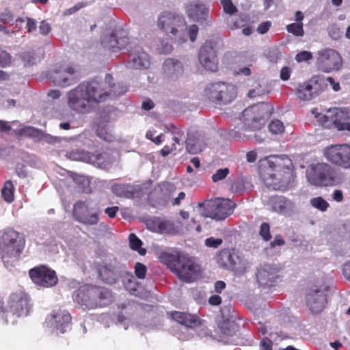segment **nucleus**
I'll return each mask as SVG.
<instances>
[{"label": "nucleus", "mask_w": 350, "mask_h": 350, "mask_svg": "<svg viewBox=\"0 0 350 350\" xmlns=\"http://www.w3.org/2000/svg\"><path fill=\"white\" fill-rule=\"evenodd\" d=\"M126 89L113 83V77L106 74L103 79L85 81L68 92V105L73 111L87 113L101 103L120 96Z\"/></svg>", "instance_id": "1"}, {"label": "nucleus", "mask_w": 350, "mask_h": 350, "mask_svg": "<svg viewBox=\"0 0 350 350\" xmlns=\"http://www.w3.org/2000/svg\"><path fill=\"white\" fill-rule=\"evenodd\" d=\"M159 260L182 281L191 282L200 274L199 265L186 254L163 252L159 256Z\"/></svg>", "instance_id": "2"}, {"label": "nucleus", "mask_w": 350, "mask_h": 350, "mask_svg": "<svg viewBox=\"0 0 350 350\" xmlns=\"http://www.w3.org/2000/svg\"><path fill=\"white\" fill-rule=\"evenodd\" d=\"M23 249V241L18 233L8 229L0 232V256L6 267L12 266Z\"/></svg>", "instance_id": "3"}, {"label": "nucleus", "mask_w": 350, "mask_h": 350, "mask_svg": "<svg viewBox=\"0 0 350 350\" xmlns=\"http://www.w3.org/2000/svg\"><path fill=\"white\" fill-rule=\"evenodd\" d=\"M308 182L314 186H333L341 183L343 180L340 174L332 171L331 167L324 163L311 165L306 170Z\"/></svg>", "instance_id": "4"}, {"label": "nucleus", "mask_w": 350, "mask_h": 350, "mask_svg": "<svg viewBox=\"0 0 350 350\" xmlns=\"http://www.w3.org/2000/svg\"><path fill=\"white\" fill-rule=\"evenodd\" d=\"M312 113L317 118L318 122L325 128L350 131V122L346 121L349 116L348 110L345 108L329 109L325 113H318L314 109H312Z\"/></svg>", "instance_id": "5"}, {"label": "nucleus", "mask_w": 350, "mask_h": 350, "mask_svg": "<svg viewBox=\"0 0 350 350\" xmlns=\"http://www.w3.org/2000/svg\"><path fill=\"white\" fill-rule=\"evenodd\" d=\"M234 204L228 199H215L204 204H199L197 212L205 217L222 220L231 215Z\"/></svg>", "instance_id": "6"}, {"label": "nucleus", "mask_w": 350, "mask_h": 350, "mask_svg": "<svg viewBox=\"0 0 350 350\" xmlns=\"http://www.w3.org/2000/svg\"><path fill=\"white\" fill-rule=\"evenodd\" d=\"M157 27L167 33L182 38L186 31V22L182 16L165 11L158 16Z\"/></svg>", "instance_id": "7"}, {"label": "nucleus", "mask_w": 350, "mask_h": 350, "mask_svg": "<svg viewBox=\"0 0 350 350\" xmlns=\"http://www.w3.org/2000/svg\"><path fill=\"white\" fill-rule=\"evenodd\" d=\"M268 105L258 103L246 108L242 116L244 118V129L247 131L259 130L265 124V116L268 113Z\"/></svg>", "instance_id": "8"}, {"label": "nucleus", "mask_w": 350, "mask_h": 350, "mask_svg": "<svg viewBox=\"0 0 350 350\" xmlns=\"http://www.w3.org/2000/svg\"><path fill=\"white\" fill-rule=\"evenodd\" d=\"M205 95L213 102L227 104L232 102L237 96V88L230 83L222 82L208 85L205 90Z\"/></svg>", "instance_id": "9"}, {"label": "nucleus", "mask_w": 350, "mask_h": 350, "mask_svg": "<svg viewBox=\"0 0 350 350\" xmlns=\"http://www.w3.org/2000/svg\"><path fill=\"white\" fill-rule=\"evenodd\" d=\"M317 66L323 72L339 71L342 67L340 54L334 49L325 48L317 52Z\"/></svg>", "instance_id": "10"}, {"label": "nucleus", "mask_w": 350, "mask_h": 350, "mask_svg": "<svg viewBox=\"0 0 350 350\" xmlns=\"http://www.w3.org/2000/svg\"><path fill=\"white\" fill-rule=\"evenodd\" d=\"M323 154L332 164L344 169H350L349 144L331 145L325 148Z\"/></svg>", "instance_id": "11"}, {"label": "nucleus", "mask_w": 350, "mask_h": 350, "mask_svg": "<svg viewBox=\"0 0 350 350\" xmlns=\"http://www.w3.org/2000/svg\"><path fill=\"white\" fill-rule=\"evenodd\" d=\"M285 165L283 173H268L262 174V179L266 186L274 190H282L286 187L292 176L291 161L288 157H284Z\"/></svg>", "instance_id": "12"}, {"label": "nucleus", "mask_w": 350, "mask_h": 350, "mask_svg": "<svg viewBox=\"0 0 350 350\" xmlns=\"http://www.w3.org/2000/svg\"><path fill=\"white\" fill-rule=\"evenodd\" d=\"M96 205L90 200L79 201L74 205L73 215L79 221L86 225H95L98 221Z\"/></svg>", "instance_id": "13"}, {"label": "nucleus", "mask_w": 350, "mask_h": 350, "mask_svg": "<svg viewBox=\"0 0 350 350\" xmlns=\"http://www.w3.org/2000/svg\"><path fill=\"white\" fill-rule=\"evenodd\" d=\"M49 79L56 85L63 88L71 85L78 80L75 68L69 64L53 68L49 72Z\"/></svg>", "instance_id": "14"}, {"label": "nucleus", "mask_w": 350, "mask_h": 350, "mask_svg": "<svg viewBox=\"0 0 350 350\" xmlns=\"http://www.w3.org/2000/svg\"><path fill=\"white\" fill-rule=\"evenodd\" d=\"M185 12L189 18L198 22L203 27H208L213 25L208 8L199 1H193L187 3Z\"/></svg>", "instance_id": "15"}, {"label": "nucleus", "mask_w": 350, "mask_h": 350, "mask_svg": "<svg viewBox=\"0 0 350 350\" xmlns=\"http://www.w3.org/2000/svg\"><path fill=\"white\" fill-rule=\"evenodd\" d=\"M128 51L131 53V59L126 64L130 70H146L151 65L148 55L139 46L135 40L129 45Z\"/></svg>", "instance_id": "16"}, {"label": "nucleus", "mask_w": 350, "mask_h": 350, "mask_svg": "<svg viewBox=\"0 0 350 350\" xmlns=\"http://www.w3.org/2000/svg\"><path fill=\"white\" fill-rule=\"evenodd\" d=\"M29 275L32 282L41 287L49 288L57 283L55 272L45 266L36 267L30 269Z\"/></svg>", "instance_id": "17"}, {"label": "nucleus", "mask_w": 350, "mask_h": 350, "mask_svg": "<svg viewBox=\"0 0 350 350\" xmlns=\"http://www.w3.org/2000/svg\"><path fill=\"white\" fill-rule=\"evenodd\" d=\"M134 41L135 40H130L124 29H116L103 38L102 44L105 49L116 52L122 49L128 50L130 43Z\"/></svg>", "instance_id": "18"}, {"label": "nucleus", "mask_w": 350, "mask_h": 350, "mask_svg": "<svg viewBox=\"0 0 350 350\" xmlns=\"http://www.w3.org/2000/svg\"><path fill=\"white\" fill-rule=\"evenodd\" d=\"M67 155L71 160L84 161L103 169L107 168L110 164V161L106 159L105 155L102 154H90L79 148L71 150Z\"/></svg>", "instance_id": "19"}, {"label": "nucleus", "mask_w": 350, "mask_h": 350, "mask_svg": "<svg viewBox=\"0 0 350 350\" xmlns=\"http://www.w3.org/2000/svg\"><path fill=\"white\" fill-rule=\"evenodd\" d=\"M322 91L321 85L318 80L312 79L298 85L296 96L301 101H310L316 98Z\"/></svg>", "instance_id": "20"}, {"label": "nucleus", "mask_w": 350, "mask_h": 350, "mask_svg": "<svg viewBox=\"0 0 350 350\" xmlns=\"http://www.w3.org/2000/svg\"><path fill=\"white\" fill-rule=\"evenodd\" d=\"M71 317L65 311H53L46 318V325L53 328V332L57 334H64L69 327Z\"/></svg>", "instance_id": "21"}, {"label": "nucleus", "mask_w": 350, "mask_h": 350, "mask_svg": "<svg viewBox=\"0 0 350 350\" xmlns=\"http://www.w3.org/2000/svg\"><path fill=\"white\" fill-rule=\"evenodd\" d=\"M325 291L318 287H312L306 295V303L313 313L321 312L325 307L327 297Z\"/></svg>", "instance_id": "22"}, {"label": "nucleus", "mask_w": 350, "mask_h": 350, "mask_svg": "<svg viewBox=\"0 0 350 350\" xmlns=\"http://www.w3.org/2000/svg\"><path fill=\"white\" fill-rule=\"evenodd\" d=\"M28 302L27 296L22 291L12 293L9 298L10 311L8 312L16 314L18 317L27 316L29 310Z\"/></svg>", "instance_id": "23"}, {"label": "nucleus", "mask_w": 350, "mask_h": 350, "mask_svg": "<svg viewBox=\"0 0 350 350\" xmlns=\"http://www.w3.org/2000/svg\"><path fill=\"white\" fill-rule=\"evenodd\" d=\"M126 273L125 267L116 262L105 265L100 269V275L109 284H114Z\"/></svg>", "instance_id": "24"}, {"label": "nucleus", "mask_w": 350, "mask_h": 350, "mask_svg": "<svg viewBox=\"0 0 350 350\" xmlns=\"http://www.w3.org/2000/svg\"><path fill=\"white\" fill-rule=\"evenodd\" d=\"M183 64L174 59H166L163 64V75L168 81H174L178 79L183 73Z\"/></svg>", "instance_id": "25"}, {"label": "nucleus", "mask_w": 350, "mask_h": 350, "mask_svg": "<svg viewBox=\"0 0 350 350\" xmlns=\"http://www.w3.org/2000/svg\"><path fill=\"white\" fill-rule=\"evenodd\" d=\"M96 293V287L83 286L76 292L75 300L88 308H93L97 306Z\"/></svg>", "instance_id": "26"}, {"label": "nucleus", "mask_w": 350, "mask_h": 350, "mask_svg": "<svg viewBox=\"0 0 350 350\" xmlns=\"http://www.w3.org/2000/svg\"><path fill=\"white\" fill-rule=\"evenodd\" d=\"M199 62L207 70L215 72L217 70L216 53L211 46L206 44L201 48Z\"/></svg>", "instance_id": "27"}, {"label": "nucleus", "mask_w": 350, "mask_h": 350, "mask_svg": "<svg viewBox=\"0 0 350 350\" xmlns=\"http://www.w3.org/2000/svg\"><path fill=\"white\" fill-rule=\"evenodd\" d=\"M146 226L154 232L170 234H175L178 232V229L172 221L161 218L148 219L146 221Z\"/></svg>", "instance_id": "28"}, {"label": "nucleus", "mask_w": 350, "mask_h": 350, "mask_svg": "<svg viewBox=\"0 0 350 350\" xmlns=\"http://www.w3.org/2000/svg\"><path fill=\"white\" fill-rule=\"evenodd\" d=\"M272 211L282 215H290L295 211V204L284 196H273L269 201Z\"/></svg>", "instance_id": "29"}, {"label": "nucleus", "mask_w": 350, "mask_h": 350, "mask_svg": "<svg viewBox=\"0 0 350 350\" xmlns=\"http://www.w3.org/2000/svg\"><path fill=\"white\" fill-rule=\"evenodd\" d=\"M256 277L260 286H271L277 277V270L270 265H264L258 269Z\"/></svg>", "instance_id": "30"}, {"label": "nucleus", "mask_w": 350, "mask_h": 350, "mask_svg": "<svg viewBox=\"0 0 350 350\" xmlns=\"http://www.w3.org/2000/svg\"><path fill=\"white\" fill-rule=\"evenodd\" d=\"M171 316L174 321L187 327L193 328L200 325L199 318L191 314L175 311L171 313Z\"/></svg>", "instance_id": "31"}, {"label": "nucleus", "mask_w": 350, "mask_h": 350, "mask_svg": "<svg viewBox=\"0 0 350 350\" xmlns=\"http://www.w3.org/2000/svg\"><path fill=\"white\" fill-rule=\"evenodd\" d=\"M97 135L106 142H112L115 139L113 129L109 124H100L96 129Z\"/></svg>", "instance_id": "32"}, {"label": "nucleus", "mask_w": 350, "mask_h": 350, "mask_svg": "<svg viewBox=\"0 0 350 350\" xmlns=\"http://www.w3.org/2000/svg\"><path fill=\"white\" fill-rule=\"evenodd\" d=\"M204 148L202 139L189 137L186 141V149L189 153L198 154Z\"/></svg>", "instance_id": "33"}, {"label": "nucleus", "mask_w": 350, "mask_h": 350, "mask_svg": "<svg viewBox=\"0 0 350 350\" xmlns=\"http://www.w3.org/2000/svg\"><path fill=\"white\" fill-rule=\"evenodd\" d=\"M96 291L97 306H105L111 302V295L109 291L107 289L96 288Z\"/></svg>", "instance_id": "34"}, {"label": "nucleus", "mask_w": 350, "mask_h": 350, "mask_svg": "<svg viewBox=\"0 0 350 350\" xmlns=\"http://www.w3.org/2000/svg\"><path fill=\"white\" fill-rule=\"evenodd\" d=\"M220 330L224 336H234L237 335V325L233 321L223 322L220 325ZM225 340V337L222 338Z\"/></svg>", "instance_id": "35"}, {"label": "nucleus", "mask_w": 350, "mask_h": 350, "mask_svg": "<svg viewBox=\"0 0 350 350\" xmlns=\"http://www.w3.org/2000/svg\"><path fill=\"white\" fill-rule=\"evenodd\" d=\"M269 90L265 85L261 83H256L252 88L250 89L247 93V96L250 98H256L267 94Z\"/></svg>", "instance_id": "36"}, {"label": "nucleus", "mask_w": 350, "mask_h": 350, "mask_svg": "<svg viewBox=\"0 0 350 350\" xmlns=\"http://www.w3.org/2000/svg\"><path fill=\"white\" fill-rule=\"evenodd\" d=\"M1 194L7 202H12L14 200V186L10 180L5 182L1 190Z\"/></svg>", "instance_id": "37"}, {"label": "nucleus", "mask_w": 350, "mask_h": 350, "mask_svg": "<svg viewBox=\"0 0 350 350\" xmlns=\"http://www.w3.org/2000/svg\"><path fill=\"white\" fill-rule=\"evenodd\" d=\"M310 204L321 212L325 211L329 207V203L321 197L311 198L310 200Z\"/></svg>", "instance_id": "38"}, {"label": "nucleus", "mask_w": 350, "mask_h": 350, "mask_svg": "<svg viewBox=\"0 0 350 350\" xmlns=\"http://www.w3.org/2000/svg\"><path fill=\"white\" fill-rule=\"evenodd\" d=\"M129 243L131 249L137 251L140 255H144L146 254V250L141 247L142 244V241L133 233L129 235Z\"/></svg>", "instance_id": "39"}, {"label": "nucleus", "mask_w": 350, "mask_h": 350, "mask_svg": "<svg viewBox=\"0 0 350 350\" xmlns=\"http://www.w3.org/2000/svg\"><path fill=\"white\" fill-rule=\"evenodd\" d=\"M288 32L293 34L295 36L303 37L304 36V30L303 23H293L286 26Z\"/></svg>", "instance_id": "40"}, {"label": "nucleus", "mask_w": 350, "mask_h": 350, "mask_svg": "<svg viewBox=\"0 0 350 350\" xmlns=\"http://www.w3.org/2000/svg\"><path fill=\"white\" fill-rule=\"evenodd\" d=\"M172 140H173L174 143L171 147L169 146H165L161 150V153L162 156L166 157L170 153H171L173 150H178L179 152L181 150L182 148H179V146H180L179 138L178 137H174L172 138Z\"/></svg>", "instance_id": "41"}, {"label": "nucleus", "mask_w": 350, "mask_h": 350, "mask_svg": "<svg viewBox=\"0 0 350 350\" xmlns=\"http://www.w3.org/2000/svg\"><path fill=\"white\" fill-rule=\"evenodd\" d=\"M269 129L273 134H280L284 131L283 123L279 120H272L269 125Z\"/></svg>", "instance_id": "42"}, {"label": "nucleus", "mask_w": 350, "mask_h": 350, "mask_svg": "<svg viewBox=\"0 0 350 350\" xmlns=\"http://www.w3.org/2000/svg\"><path fill=\"white\" fill-rule=\"evenodd\" d=\"M40 130L34 129L31 126H25L20 129L19 134L24 136L32 137L38 138Z\"/></svg>", "instance_id": "43"}, {"label": "nucleus", "mask_w": 350, "mask_h": 350, "mask_svg": "<svg viewBox=\"0 0 350 350\" xmlns=\"http://www.w3.org/2000/svg\"><path fill=\"white\" fill-rule=\"evenodd\" d=\"M224 11L229 14H233L237 12L236 6L232 3L231 0H221Z\"/></svg>", "instance_id": "44"}, {"label": "nucleus", "mask_w": 350, "mask_h": 350, "mask_svg": "<svg viewBox=\"0 0 350 350\" xmlns=\"http://www.w3.org/2000/svg\"><path fill=\"white\" fill-rule=\"evenodd\" d=\"M12 61V58L10 55L7 51L0 49V66L5 67L10 66Z\"/></svg>", "instance_id": "45"}, {"label": "nucleus", "mask_w": 350, "mask_h": 350, "mask_svg": "<svg viewBox=\"0 0 350 350\" xmlns=\"http://www.w3.org/2000/svg\"><path fill=\"white\" fill-rule=\"evenodd\" d=\"M38 139L51 144H55L59 141L58 137L45 133L42 131L40 132Z\"/></svg>", "instance_id": "46"}, {"label": "nucleus", "mask_w": 350, "mask_h": 350, "mask_svg": "<svg viewBox=\"0 0 350 350\" xmlns=\"http://www.w3.org/2000/svg\"><path fill=\"white\" fill-rule=\"evenodd\" d=\"M328 33L329 36L335 40H339L342 37V32L340 31V28L335 25H331L328 28Z\"/></svg>", "instance_id": "47"}, {"label": "nucleus", "mask_w": 350, "mask_h": 350, "mask_svg": "<svg viewBox=\"0 0 350 350\" xmlns=\"http://www.w3.org/2000/svg\"><path fill=\"white\" fill-rule=\"evenodd\" d=\"M259 234L265 241H268L270 239V227L267 223L264 222L260 225Z\"/></svg>", "instance_id": "48"}, {"label": "nucleus", "mask_w": 350, "mask_h": 350, "mask_svg": "<svg viewBox=\"0 0 350 350\" xmlns=\"http://www.w3.org/2000/svg\"><path fill=\"white\" fill-rule=\"evenodd\" d=\"M229 172L228 168L219 169L217 172L212 176V179L213 182H217L221 180L226 177Z\"/></svg>", "instance_id": "49"}, {"label": "nucleus", "mask_w": 350, "mask_h": 350, "mask_svg": "<svg viewBox=\"0 0 350 350\" xmlns=\"http://www.w3.org/2000/svg\"><path fill=\"white\" fill-rule=\"evenodd\" d=\"M135 272L138 278L144 279L146 277V267L142 263L137 262L135 266Z\"/></svg>", "instance_id": "50"}, {"label": "nucleus", "mask_w": 350, "mask_h": 350, "mask_svg": "<svg viewBox=\"0 0 350 350\" xmlns=\"http://www.w3.org/2000/svg\"><path fill=\"white\" fill-rule=\"evenodd\" d=\"M71 176L75 182L83 187L89 184L88 177L72 172Z\"/></svg>", "instance_id": "51"}, {"label": "nucleus", "mask_w": 350, "mask_h": 350, "mask_svg": "<svg viewBox=\"0 0 350 350\" xmlns=\"http://www.w3.org/2000/svg\"><path fill=\"white\" fill-rule=\"evenodd\" d=\"M223 243V240L219 238L210 237L205 240V245L209 247L217 248Z\"/></svg>", "instance_id": "52"}, {"label": "nucleus", "mask_w": 350, "mask_h": 350, "mask_svg": "<svg viewBox=\"0 0 350 350\" xmlns=\"http://www.w3.org/2000/svg\"><path fill=\"white\" fill-rule=\"evenodd\" d=\"M312 57V55L309 51H301L296 55L295 56V60L298 62L307 61L308 59H310Z\"/></svg>", "instance_id": "53"}, {"label": "nucleus", "mask_w": 350, "mask_h": 350, "mask_svg": "<svg viewBox=\"0 0 350 350\" xmlns=\"http://www.w3.org/2000/svg\"><path fill=\"white\" fill-rule=\"evenodd\" d=\"M158 50L163 53H169L172 51V46L166 42L161 41L160 45L158 46Z\"/></svg>", "instance_id": "54"}, {"label": "nucleus", "mask_w": 350, "mask_h": 350, "mask_svg": "<svg viewBox=\"0 0 350 350\" xmlns=\"http://www.w3.org/2000/svg\"><path fill=\"white\" fill-rule=\"evenodd\" d=\"M291 72V69L289 67H283L280 73V79L283 81H287L290 78Z\"/></svg>", "instance_id": "55"}, {"label": "nucleus", "mask_w": 350, "mask_h": 350, "mask_svg": "<svg viewBox=\"0 0 350 350\" xmlns=\"http://www.w3.org/2000/svg\"><path fill=\"white\" fill-rule=\"evenodd\" d=\"M198 27L196 25H192L189 28V35L191 42H194L197 38Z\"/></svg>", "instance_id": "56"}, {"label": "nucleus", "mask_w": 350, "mask_h": 350, "mask_svg": "<svg viewBox=\"0 0 350 350\" xmlns=\"http://www.w3.org/2000/svg\"><path fill=\"white\" fill-rule=\"evenodd\" d=\"M23 61H24V65L26 66H31L34 63V56L33 53H27L24 54V56L23 57Z\"/></svg>", "instance_id": "57"}, {"label": "nucleus", "mask_w": 350, "mask_h": 350, "mask_svg": "<svg viewBox=\"0 0 350 350\" xmlns=\"http://www.w3.org/2000/svg\"><path fill=\"white\" fill-rule=\"evenodd\" d=\"M39 31L40 33L46 35L51 31V27L45 21H42L39 26Z\"/></svg>", "instance_id": "58"}, {"label": "nucleus", "mask_w": 350, "mask_h": 350, "mask_svg": "<svg viewBox=\"0 0 350 350\" xmlns=\"http://www.w3.org/2000/svg\"><path fill=\"white\" fill-rule=\"evenodd\" d=\"M227 258H228V260L231 263L230 266H231L232 269H236L237 271H239V270L242 269V267H239L237 266V263L235 262V259H239V258H238V256L237 255L228 254L227 256Z\"/></svg>", "instance_id": "59"}, {"label": "nucleus", "mask_w": 350, "mask_h": 350, "mask_svg": "<svg viewBox=\"0 0 350 350\" xmlns=\"http://www.w3.org/2000/svg\"><path fill=\"white\" fill-rule=\"evenodd\" d=\"M271 341L268 338H264L260 342V350H271Z\"/></svg>", "instance_id": "60"}, {"label": "nucleus", "mask_w": 350, "mask_h": 350, "mask_svg": "<svg viewBox=\"0 0 350 350\" xmlns=\"http://www.w3.org/2000/svg\"><path fill=\"white\" fill-rule=\"evenodd\" d=\"M270 26H271V23L263 22L258 25V27L257 28V31L259 33L264 34L266 32H267Z\"/></svg>", "instance_id": "61"}, {"label": "nucleus", "mask_w": 350, "mask_h": 350, "mask_svg": "<svg viewBox=\"0 0 350 350\" xmlns=\"http://www.w3.org/2000/svg\"><path fill=\"white\" fill-rule=\"evenodd\" d=\"M118 206L108 207L105 208V213L111 218L114 217L118 211Z\"/></svg>", "instance_id": "62"}, {"label": "nucleus", "mask_w": 350, "mask_h": 350, "mask_svg": "<svg viewBox=\"0 0 350 350\" xmlns=\"http://www.w3.org/2000/svg\"><path fill=\"white\" fill-rule=\"evenodd\" d=\"M214 288L216 293H220L226 288V283L221 280L217 281L214 284Z\"/></svg>", "instance_id": "63"}, {"label": "nucleus", "mask_w": 350, "mask_h": 350, "mask_svg": "<svg viewBox=\"0 0 350 350\" xmlns=\"http://www.w3.org/2000/svg\"><path fill=\"white\" fill-rule=\"evenodd\" d=\"M343 274L347 279L350 280V260L344 265Z\"/></svg>", "instance_id": "64"}]
</instances>
